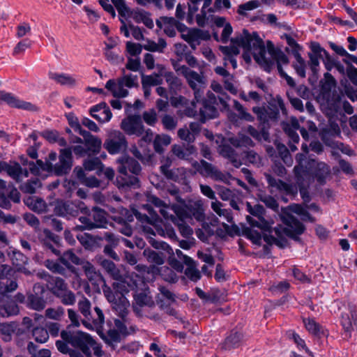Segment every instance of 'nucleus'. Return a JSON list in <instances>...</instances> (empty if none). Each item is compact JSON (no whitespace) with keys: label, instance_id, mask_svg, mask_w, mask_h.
Instances as JSON below:
<instances>
[{"label":"nucleus","instance_id":"nucleus-46","mask_svg":"<svg viewBox=\"0 0 357 357\" xmlns=\"http://www.w3.org/2000/svg\"><path fill=\"white\" fill-rule=\"evenodd\" d=\"M166 46L167 43L162 38H160L158 43L147 39L146 43L143 45V48L149 52H162Z\"/></svg>","mask_w":357,"mask_h":357},{"label":"nucleus","instance_id":"nucleus-40","mask_svg":"<svg viewBox=\"0 0 357 357\" xmlns=\"http://www.w3.org/2000/svg\"><path fill=\"white\" fill-rule=\"evenodd\" d=\"M49 77L61 85L73 86L75 84V79L70 75L63 73H49Z\"/></svg>","mask_w":357,"mask_h":357},{"label":"nucleus","instance_id":"nucleus-48","mask_svg":"<svg viewBox=\"0 0 357 357\" xmlns=\"http://www.w3.org/2000/svg\"><path fill=\"white\" fill-rule=\"evenodd\" d=\"M231 143L236 147H252L255 144L250 137L243 133H239L236 137L231 139Z\"/></svg>","mask_w":357,"mask_h":357},{"label":"nucleus","instance_id":"nucleus-20","mask_svg":"<svg viewBox=\"0 0 357 357\" xmlns=\"http://www.w3.org/2000/svg\"><path fill=\"white\" fill-rule=\"evenodd\" d=\"M73 165V155L70 148L61 149L59 162L53 167L54 173L57 176L68 174Z\"/></svg>","mask_w":357,"mask_h":357},{"label":"nucleus","instance_id":"nucleus-54","mask_svg":"<svg viewBox=\"0 0 357 357\" xmlns=\"http://www.w3.org/2000/svg\"><path fill=\"white\" fill-rule=\"evenodd\" d=\"M158 272L162 278L167 282L174 283L177 281L178 278L176 273L167 266L160 267Z\"/></svg>","mask_w":357,"mask_h":357},{"label":"nucleus","instance_id":"nucleus-53","mask_svg":"<svg viewBox=\"0 0 357 357\" xmlns=\"http://www.w3.org/2000/svg\"><path fill=\"white\" fill-rule=\"evenodd\" d=\"M21 162L24 165H28L30 172L34 175H38L41 169L45 170V164L41 160H38L35 163L33 161L29 162L26 158H22Z\"/></svg>","mask_w":357,"mask_h":357},{"label":"nucleus","instance_id":"nucleus-7","mask_svg":"<svg viewBox=\"0 0 357 357\" xmlns=\"http://www.w3.org/2000/svg\"><path fill=\"white\" fill-rule=\"evenodd\" d=\"M46 289L65 305H73L76 302L75 294L61 278L46 275Z\"/></svg>","mask_w":357,"mask_h":357},{"label":"nucleus","instance_id":"nucleus-22","mask_svg":"<svg viewBox=\"0 0 357 357\" xmlns=\"http://www.w3.org/2000/svg\"><path fill=\"white\" fill-rule=\"evenodd\" d=\"M296 160L298 165L294 168L296 183L300 188H304L308 185L311 180V175L307 170L306 167L303 165V162L305 160V153H298Z\"/></svg>","mask_w":357,"mask_h":357},{"label":"nucleus","instance_id":"nucleus-39","mask_svg":"<svg viewBox=\"0 0 357 357\" xmlns=\"http://www.w3.org/2000/svg\"><path fill=\"white\" fill-rule=\"evenodd\" d=\"M173 154L181 160H188L190 156L195 151L194 146L188 145L185 149L181 145L174 144L172 147Z\"/></svg>","mask_w":357,"mask_h":357},{"label":"nucleus","instance_id":"nucleus-29","mask_svg":"<svg viewBox=\"0 0 357 357\" xmlns=\"http://www.w3.org/2000/svg\"><path fill=\"white\" fill-rule=\"evenodd\" d=\"M304 325L307 331L319 339L326 338L328 331L317 323L313 319H303Z\"/></svg>","mask_w":357,"mask_h":357},{"label":"nucleus","instance_id":"nucleus-24","mask_svg":"<svg viewBox=\"0 0 357 357\" xmlns=\"http://www.w3.org/2000/svg\"><path fill=\"white\" fill-rule=\"evenodd\" d=\"M157 68L160 69V75L165 79L171 93L176 94L181 90L183 82L173 72L166 70L164 66L158 64Z\"/></svg>","mask_w":357,"mask_h":357},{"label":"nucleus","instance_id":"nucleus-12","mask_svg":"<svg viewBox=\"0 0 357 357\" xmlns=\"http://www.w3.org/2000/svg\"><path fill=\"white\" fill-rule=\"evenodd\" d=\"M277 105H271L268 107H254L252 112L257 115L258 121L261 123H268L270 121H275L279 117V109L284 114H287L285 105L281 98H277Z\"/></svg>","mask_w":357,"mask_h":357},{"label":"nucleus","instance_id":"nucleus-55","mask_svg":"<svg viewBox=\"0 0 357 357\" xmlns=\"http://www.w3.org/2000/svg\"><path fill=\"white\" fill-rule=\"evenodd\" d=\"M243 31H244V30L243 31L242 34L237 36L235 38H231V43L233 44L237 45V46L231 45V46L222 47L220 48L222 52L224 54H225L228 57H231L233 56L238 55L239 54L240 51H239L238 47H242L243 48V47L242 45H238L237 43L234 42L233 40L238 37L244 36Z\"/></svg>","mask_w":357,"mask_h":357},{"label":"nucleus","instance_id":"nucleus-60","mask_svg":"<svg viewBox=\"0 0 357 357\" xmlns=\"http://www.w3.org/2000/svg\"><path fill=\"white\" fill-rule=\"evenodd\" d=\"M83 165L84 169L87 171L100 169L102 167L100 160L97 157L85 160Z\"/></svg>","mask_w":357,"mask_h":357},{"label":"nucleus","instance_id":"nucleus-41","mask_svg":"<svg viewBox=\"0 0 357 357\" xmlns=\"http://www.w3.org/2000/svg\"><path fill=\"white\" fill-rule=\"evenodd\" d=\"M187 208L196 220L199 221L204 220V213L202 201L190 202L187 206Z\"/></svg>","mask_w":357,"mask_h":357},{"label":"nucleus","instance_id":"nucleus-25","mask_svg":"<svg viewBox=\"0 0 357 357\" xmlns=\"http://www.w3.org/2000/svg\"><path fill=\"white\" fill-rule=\"evenodd\" d=\"M100 264L102 268L114 280L115 282L126 284V276L123 270L119 268L115 264L108 259L100 258Z\"/></svg>","mask_w":357,"mask_h":357},{"label":"nucleus","instance_id":"nucleus-57","mask_svg":"<svg viewBox=\"0 0 357 357\" xmlns=\"http://www.w3.org/2000/svg\"><path fill=\"white\" fill-rule=\"evenodd\" d=\"M259 199L263 202L268 208H271L274 211H277L278 209V204L277 201L271 195L259 193L258 195Z\"/></svg>","mask_w":357,"mask_h":357},{"label":"nucleus","instance_id":"nucleus-32","mask_svg":"<svg viewBox=\"0 0 357 357\" xmlns=\"http://www.w3.org/2000/svg\"><path fill=\"white\" fill-rule=\"evenodd\" d=\"M5 172L17 183L20 182L23 177L29 176V170L26 168L23 169L15 162H10Z\"/></svg>","mask_w":357,"mask_h":357},{"label":"nucleus","instance_id":"nucleus-2","mask_svg":"<svg viewBox=\"0 0 357 357\" xmlns=\"http://www.w3.org/2000/svg\"><path fill=\"white\" fill-rule=\"evenodd\" d=\"M243 33L244 36L233 40L247 50L252 49L254 59L266 71L270 72L276 62L280 75L283 77L287 75L284 71L282 64H287L289 59L280 49L276 48L270 40L266 42V49L264 41L257 32L250 34L248 30H244Z\"/></svg>","mask_w":357,"mask_h":357},{"label":"nucleus","instance_id":"nucleus-28","mask_svg":"<svg viewBox=\"0 0 357 357\" xmlns=\"http://www.w3.org/2000/svg\"><path fill=\"white\" fill-rule=\"evenodd\" d=\"M331 175L330 167L323 162H317L314 167L312 177L320 185L326 183L328 178Z\"/></svg>","mask_w":357,"mask_h":357},{"label":"nucleus","instance_id":"nucleus-37","mask_svg":"<svg viewBox=\"0 0 357 357\" xmlns=\"http://www.w3.org/2000/svg\"><path fill=\"white\" fill-rule=\"evenodd\" d=\"M243 335L237 331H231L230 335L226 337L225 342L222 344L224 349H231L236 348L241 345Z\"/></svg>","mask_w":357,"mask_h":357},{"label":"nucleus","instance_id":"nucleus-6","mask_svg":"<svg viewBox=\"0 0 357 357\" xmlns=\"http://www.w3.org/2000/svg\"><path fill=\"white\" fill-rule=\"evenodd\" d=\"M61 337L73 347L82 351L86 357H92L91 348L93 347L96 342L89 334L81 331L66 330L61 332Z\"/></svg>","mask_w":357,"mask_h":357},{"label":"nucleus","instance_id":"nucleus-11","mask_svg":"<svg viewBox=\"0 0 357 357\" xmlns=\"http://www.w3.org/2000/svg\"><path fill=\"white\" fill-rule=\"evenodd\" d=\"M195 172L199 173L203 177H208L215 181H221L225 183L229 182L231 175L219 170L215 166L204 160L200 161L194 160L192 162Z\"/></svg>","mask_w":357,"mask_h":357},{"label":"nucleus","instance_id":"nucleus-14","mask_svg":"<svg viewBox=\"0 0 357 357\" xmlns=\"http://www.w3.org/2000/svg\"><path fill=\"white\" fill-rule=\"evenodd\" d=\"M202 107L199 108V119L202 122H205L207 119H214L218 115V109L227 110V109H222L220 103L218 101L216 96L211 91L206 93V98L199 100Z\"/></svg>","mask_w":357,"mask_h":357},{"label":"nucleus","instance_id":"nucleus-15","mask_svg":"<svg viewBox=\"0 0 357 357\" xmlns=\"http://www.w3.org/2000/svg\"><path fill=\"white\" fill-rule=\"evenodd\" d=\"M79 220L83 225L82 229L88 230L107 228L108 224L107 213L98 207H93L88 216H81Z\"/></svg>","mask_w":357,"mask_h":357},{"label":"nucleus","instance_id":"nucleus-47","mask_svg":"<svg viewBox=\"0 0 357 357\" xmlns=\"http://www.w3.org/2000/svg\"><path fill=\"white\" fill-rule=\"evenodd\" d=\"M42 187L41 181L36 178L33 180L28 181L27 182L20 185V189L24 193L33 194L36 192L38 188Z\"/></svg>","mask_w":357,"mask_h":357},{"label":"nucleus","instance_id":"nucleus-45","mask_svg":"<svg viewBox=\"0 0 357 357\" xmlns=\"http://www.w3.org/2000/svg\"><path fill=\"white\" fill-rule=\"evenodd\" d=\"M222 204L219 201H215L211 202V208L215 213H216L220 217H224L228 222H232L233 217L231 215L230 211L222 208Z\"/></svg>","mask_w":357,"mask_h":357},{"label":"nucleus","instance_id":"nucleus-26","mask_svg":"<svg viewBox=\"0 0 357 357\" xmlns=\"http://www.w3.org/2000/svg\"><path fill=\"white\" fill-rule=\"evenodd\" d=\"M89 112L92 117L100 123L108 122L112 116L109 107L105 102L93 106Z\"/></svg>","mask_w":357,"mask_h":357},{"label":"nucleus","instance_id":"nucleus-13","mask_svg":"<svg viewBox=\"0 0 357 357\" xmlns=\"http://www.w3.org/2000/svg\"><path fill=\"white\" fill-rule=\"evenodd\" d=\"M182 69L183 70V77L185 78L190 88L194 92L195 100L199 102L206 87V79L203 73H198L189 68H183Z\"/></svg>","mask_w":357,"mask_h":357},{"label":"nucleus","instance_id":"nucleus-59","mask_svg":"<svg viewBox=\"0 0 357 357\" xmlns=\"http://www.w3.org/2000/svg\"><path fill=\"white\" fill-rule=\"evenodd\" d=\"M234 107L238 112V116L240 119L250 122L254 121V117L246 111L244 107L238 101L236 100H234Z\"/></svg>","mask_w":357,"mask_h":357},{"label":"nucleus","instance_id":"nucleus-34","mask_svg":"<svg viewBox=\"0 0 357 357\" xmlns=\"http://www.w3.org/2000/svg\"><path fill=\"white\" fill-rule=\"evenodd\" d=\"M130 16L136 23H143L149 29H152L154 26L150 13L144 10H134L131 12Z\"/></svg>","mask_w":357,"mask_h":357},{"label":"nucleus","instance_id":"nucleus-21","mask_svg":"<svg viewBox=\"0 0 357 357\" xmlns=\"http://www.w3.org/2000/svg\"><path fill=\"white\" fill-rule=\"evenodd\" d=\"M44 292V286L36 284L33 287V291L28 294L26 306L34 310H42L45 307Z\"/></svg>","mask_w":357,"mask_h":357},{"label":"nucleus","instance_id":"nucleus-58","mask_svg":"<svg viewBox=\"0 0 357 357\" xmlns=\"http://www.w3.org/2000/svg\"><path fill=\"white\" fill-rule=\"evenodd\" d=\"M143 121L150 126H155L158 122V115L155 109H150L142 114Z\"/></svg>","mask_w":357,"mask_h":357},{"label":"nucleus","instance_id":"nucleus-30","mask_svg":"<svg viewBox=\"0 0 357 357\" xmlns=\"http://www.w3.org/2000/svg\"><path fill=\"white\" fill-rule=\"evenodd\" d=\"M148 201L159 208V212L166 220L174 213V206H178V204L167 205L162 200L153 195L149 196Z\"/></svg>","mask_w":357,"mask_h":357},{"label":"nucleus","instance_id":"nucleus-61","mask_svg":"<svg viewBox=\"0 0 357 357\" xmlns=\"http://www.w3.org/2000/svg\"><path fill=\"white\" fill-rule=\"evenodd\" d=\"M188 268L185 269V273L192 281L197 282L201 278L200 271L195 266V261L191 264H186Z\"/></svg>","mask_w":357,"mask_h":357},{"label":"nucleus","instance_id":"nucleus-27","mask_svg":"<svg viewBox=\"0 0 357 357\" xmlns=\"http://www.w3.org/2000/svg\"><path fill=\"white\" fill-rule=\"evenodd\" d=\"M265 178L268 185L271 187L275 188L279 191L284 192L289 195H295L297 194V188L295 185L277 179L268 174H265Z\"/></svg>","mask_w":357,"mask_h":357},{"label":"nucleus","instance_id":"nucleus-50","mask_svg":"<svg viewBox=\"0 0 357 357\" xmlns=\"http://www.w3.org/2000/svg\"><path fill=\"white\" fill-rule=\"evenodd\" d=\"M161 123L165 130L172 131L178 125V119L174 116L165 114L161 116Z\"/></svg>","mask_w":357,"mask_h":357},{"label":"nucleus","instance_id":"nucleus-4","mask_svg":"<svg viewBox=\"0 0 357 357\" xmlns=\"http://www.w3.org/2000/svg\"><path fill=\"white\" fill-rule=\"evenodd\" d=\"M119 163L116 177V185L119 188H138L139 178L137 176L142 171L140 164L130 157H122L118 160Z\"/></svg>","mask_w":357,"mask_h":357},{"label":"nucleus","instance_id":"nucleus-62","mask_svg":"<svg viewBox=\"0 0 357 357\" xmlns=\"http://www.w3.org/2000/svg\"><path fill=\"white\" fill-rule=\"evenodd\" d=\"M27 349L31 357H45V349L33 342H29Z\"/></svg>","mask_w":357,"mask_h":357},{"label":"nucleus","instance_id":"nucleus-1","mask_svg":"<svg viewBox=\"0 0 357 357\" xmlns=\"http://www.w3.org/2000/svg\"><path fill=\"white\" fill-rule=\"evenodd\" d=\"M247 207L248 212L256 218L248 215L246 218L248 222L252 227L261 229L264 241L269 245L275 244L282 248L287 243L284 236L295 238L305 231V226L297 218L289 213L282 216L285 227L279 225L271 229L268 222L262 218L264 211L262 206L257 204L252 206L249 202H247Z\"/></svg>","mask_w":357,"mask_h":357},{"label":"nucleus","instance_id":"nucleus-51","mask_svg":"<svg viewBox=\"0 0 357 357\" xmlns=\"http://www.w3.org/2000/svg\"><path fill=\"white\" fill-rule=\"evenodd\" d=\"M243 235L250 239L254 244L260 245L261 243V234L258 231L254 229V227H246L243 231Z\"/></svg>","mask_w":357,"mask_h":357},{"label":"nucleus","instance_id":"nucleus-42","mask_svg":"<svg viewBox=\"0 0 357 357\" xmlns=\"http://www.w3.org/2000/svg\"><path fill=\"white\" fill-rule=\"evenodd\" d=\"M171 137L167 135H157L153 140V147L155 152L162 153L164 147L171 143Z\"/></svg>","mask_w":357,"mask_h":357},{"label":"nucleus","instance_id":"nucleus-44","mask_svg":"<svg viewBox=\"0 0 357 357\" xmlns=\"http://www.w3.org/2000/svg\"><path fill=\"white\" fill-rule=\"evenodd\" d=\"M144 256L147 258L148 261L158 265H161L164 263L165 255L162 252H156L150 249L144 251Z\"/></svg>","mask_w":357,"mask_h":357},{"label":"nucleus","instance_id":"nucleus-3","mask_svg":"<svg viewBox=\"0 0 357 357\" xmlns=\"http://www.w3.org/2000/svg\"><path fill=\"white\" fill-rule=\"evenodd\" d=\"M143 207L148 211L149 215L142 214L136 210L131 212L127 208H121L118 213L114 214L112 217L116 224L117 229L125 236H130L132 234V229L130 225V222L134 220L135 215L138 220L142 223L146 222L150 224L156 229L158 234L164 236L165 231L162 229L158 228V223L161 222V220L158 213L149 204L144 205Z\"/></svg>","mask_w":357,"mask_h":357},{"label":"nucleus","instance_id":"nucleus-23","mask_svg":"<svg viewBox=\"0 0 357 357\" xmlns=\"http://www.w3.org/2000/svg\"><path fill=\"white\" fill-rule=\"evenodd\" d=\"M172 160L169 158H167L163 165L160 166L162 174L167 178L175 182H182L185 178V169L183 167H178L170 169Z\"/></svg>","mask_w":357,"mask_h":357},{"label":"nucleus","instance_id":"nucleus-8","mask_svg":"<svg viewBox=\"0 0 357 357\" xmlns=\"http://www.w3.org/2000/svg\"><path fill=\"white\" fill-rule=\"evenodd\" d=\"M331 310L340 314L341 324L346 331L349 332L354 329V326L357 323V310L354 304L336 300L331 305Z\"/></svg>","mask_w":357,"mask_h":357},{"label":"nucleus","instance_id":"nucleus-16","mask_svg":"<svg viewBox=\"0 0 357 357\" xmlns=\"http://www.w3.org/2000/svg\"><path fill=\"white\" fill-rule=\"evenodd\" d=\"M105 149L110 154H117L126 151L128 142L125 135L120 131L114 130L109 133L104 143Z\"/></svg>","mask_w":357,"mask_h":357},{"label":"nucleus","instance_id":"nucleus-56","mask_svg":"<svg viewBox=\"0 0 357 357\" xmlns=\"http://www.w3.org/2000/svg\"><path fill=\"white\" fill-rule=\"evenodd\" d=\"M220 154L228 159H229L235 166H237L236 164L237 162L236 160V155L234 149L228 144H224L220 147Z\"/></svg>","mask_w":357,"mask_h":357},{"label":"nucleus","instance_id":"nucleus-63","mask_svg":"<svg viewBox=\"0 0 357 357\" xmlns=\"http://www.w3.org/2000/svg\"><path fill=\"white\" fill-rule=\"evenodd\" d=\"M178 136L181 140H183L188 144L193 142L195 139L194 133H192L186 127L181 128L178 130Z\"/></svg>","mask_w":357,"mask_h":357},{"label":"nucleus","instance_id":"nucleus-5","mask_svg":"<svg viewBox=\"0 0 357 357\" xmlns=\"http://www.w3.org/2000/svg\"><path fill=\"white\" fill-rule=\"evenodd\" d=\"M114 291L110 287H106L103 289L104 294L107 300L112 303L113 309L117 314L123 320L128 313L129 301L125 296L128 292L127 286L120 282L113 283Z\"/></svg>","mask_w":357,"mask_h":357},{"label":"nucleus","instance_id":"nucleus-35","mask_svg":"<svg viewBox=\"0 0 357 357\" xmlns=\"http://www.w3.org/2000/svg\"><path fill=\"white\" fill-rule=\"evenodd\" d=\"M203 31L199 29H192L188 31L186 33H182L181 38L185 40L190 46L195 50L199 45V40L203 38Z\"/></svg>","mask_w":357,"mask_h":357},{"label":"nucleus","instance_id":"nucleus-43","mask_svg":"<svg viewBox=\"0 0 357 357\" xmlns=\"http://www.w3.org/2000/svg\"><path fill=\"white\" fill-rule=\"evenodd\" d=\"M158 73H153L151 75H144L142 74V87H145L146 86H158L160 85L162 83V80L160 78L162 77L160 75V69H158Z\"/></svg>","mask_w":357,"mask_h":357},{"label":"nucleus","instance_id":"nucleus-31","mask_svg":"<svg viewBox=\"0 0 357 357\" xmlns=\"http://www.w3.org/2000/svg\"><path fill=\"white\" fill-rule=\"evenodd\" d=\"M20 312L18 305L13 301L4 300V296H0V314L3 317L17 315Z\"/></svg>","mask_w":357,"mask_h":357},{"label":"nucleus","instance_id":"nucleus-64","mask_svg":"<svg viewBox=\"0 0 357 357\" xmlns=\"http://www.w3.org/2000/svg\"><path fill=\"white\" fill-rule=\"evenodd\" d=\"M78 307L79 312L86 318H89L91 314V303L86 297H83L82 299L78 302Z\"/></svg>","mask_w":357,"mask_h":357},{"label":"nucleus","instance_id":"nucleus-38","mask_svg":"<svg viewBox=\"0 0 357 357\" xmlns=\"http://www.w3.org/2000/svg\"><path fill=\"white\" fill-rule=\"evenodd\" d=\"M211 88L214 92L218 93V96L216 97L218 101H219L220 103L221 108L228 109V100H229V97L227 93L224 91L222 86L220 83L213 81L211 84Z\"/></svg>","mask_w":357,"mask_h":357},{"label":"nucleus","instance_id":"nucleus-33","mask_svg":"<svg viewBox=\"0 0 357 357\" xmlns=\"http://www.w3.org/2000/svg\"><path fill=\"white\" fill-rule=\"evenodd\" d=\"M0 100L6 102L11 107L22 108L24 109H31V105L29 102L20 100L11 93H6L3 91H0Z\"/></svg>","mask_w":357,"mask_h":357},{"label":"nucleus","instance_id":"nucleus-18","mask_svg":"<svg viewBox=\"0 0 357 357\" xmlns=\"http://www.w3.org/2000/svg\"><path fill=\"white\" fill-rule=\"evenodd\" d=\"M54 212L56 215L66 217H76L79 212L86 213L88 209L84 206V204L79 202L78 204L75 202H59L54 206Z\"/></svg>","mask_w":357,"mask_h":357},{"label":"nucleus","instance_id":"nucleus-9","mask_svg":"<svg viewBox=\"0 0 357 357\" xmlns=\"http://www.w3.org/2000/svg\"><path fill=\"white\" fill-rule=\"evenodd\" d=\"M122 73L123 76L117 79V82L114 79H109L105 84V88L116 98H124L128 95V91L125 87L132 88L138 86L137 75L126 74L124 68L122 69Z\"/></svg>","mask_w":357,"mask_h":357},{"label":"nucleus","instance_id":"nucleus-49","mask_svg":"<svg viewBox=\"0 0 357 357\" xmlns=\"http://www.w3.org/2000/svg\"><path fill=\"white\" fill-rule=\"evenodd\" d=\"M293 55L296 60V63L293 64V67L295 69L297 74L301 77H305V62L302 58L301 54L298 51L294 50Z\"/></svg>","mask_w":357,"mask_h":357},{"label":"nucleus","instance_id":"nucleus-17","mask_svg":"<svg viewBox=\"0 0 357 357\" xmlns=\"http://www.w3.org/2000/svg\"><path fill=\"white\" fill-rule=\"evenodd\" d=\"M173 210L174 213L171 215V217L167 220H170L177 226L183 237H189L192 234V230L185 222V220L188 218V213L181 206H174Z\"/></svg>","mask_w":357,"mask_h":357},{"label":"nucleus","instance_id":"nucleus-10","mask_svg":"<svg viewBox=\"0 0 357 357\" xmlns=\"http://www.w3.org/2000/svg\"><path fill=\"white\" fill-rule=\"evenodd\" d=\"M310 50L311 52L308 54L310 58L308 65L314 75H316L319 71L320 59L323 61L325 68L328 71L335 67L336 63L334 62L333 59L329 55L328 52L321 47L319 43L312 42L310 45Z\"/></svg>","mask_w":357,"mask_h":357},{"label":"nucleus","instance_id":"nucleus-36","mask_svg":"<svg viewBox=\"0 0 357 357\" xmlns=\"http://www.w3.org/2000/svg\"><path fill=\"white\" fill-rule=\"evenodd\" d=\"M84 141L86 149L89 152V155H96L100 152L102 145V141L100 139L91 135L84 139Z\"/></svg>","mask_w":357,"mask_h":357},{"label":"nucleus","instance_id":"nucleus-19","mask_svg":"<svg viewBox=\"0 0 357 357\" xmlns=\"http://www.w3.org/2000/svg\"><path fill=\"white\" fill-rule=\"evenodd\" d=\"M121 128L128 135H135L138 137L143 135L144 126L140 115L134 114L122 120Z\"/></svg>","mask_w":357,"mask_h":357},{"label":"nucleus","instance_id":"nucleus-52","mask_svg":"<svg viewBox=\"0 0 357 357\" xmlns=\"http://www.w3.org/2000/svg\"><path fill=\"white\" fill-rule=\"evenodd\" d=\"M61 261L66 266H68L70 263L76 265L82 264L81 259L70 250L65 252L63 255L61 256Z\"/></svg>","mask_w":357,"mask_h":357}]
</instances>
